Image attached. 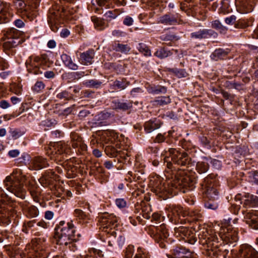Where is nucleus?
<instances>
[{"label": "nucleus", "instance_id": "4", "mask_svg": "<svg viewBox=\"0 0 258 258\" xmlns=\"http://www.w3.org/2000/svg\"><path fill=\"white\" fill-rule=\"evenodd\" d=\"M26 175L23 174L20 169H16L4 180V184L6 189L14 194L16 197L24 199L25 190L23 184L26 181Z\"/></svg>", "mask_w": 258, "mask_h": 258}, {"label": "nucleus", "instance_id": "32", "mask_svg": "<svg viewBox=\"0 0 258 258\" xmlns=\"http://www.w3.org/2000/svg\"><path fill=\"white\" fill-rule=\"evenodd\" d=\"M146 89L149 93L153 95L165 94L167 92L166 87L159 85H149L146 87Z\"/></svg>", "mask_w": 258, "mask_h": 258}, {"label": "nucleus", "instance_id": "8", "mask_svg": "<svg viewBox=\"0 0 258 258\" xmlns=\"http://www.w3.org/2000/svg\"><path fill=\"white\" fill-rule=\"evenodd\" d=\"M231 220L230 218L227 220L224 219L227 227L221 229L220 236L222 240L226 244L234 246L238 239V232L236 229L231 227L230 225Z\"/></svg>", "mask_w": 258, "mask_h": 258}, {"label": "nucleus", "instance_id": "2", "mask_svg": "<svg viewBox=\"0 0 258 258\" xmlns=\"http://www.w3.org/2000/svg\"><path fill=\"white\" fill-rule=\"evenodd\" d=\"M76 229L72 221L66 223L61 221L55 228L54 237L57 244L62 246H69L71 250L75 251L77 249L74 243L77 241L75 238Z\"/></svg>", "mask_w": 258, "mask_h": 258}, {"label": "nucleus", "instance_id": "1", "mask_svg": "<svg viewBox=\"0 0 258 258\" xmlns=\"http://www.w3.org/2000/svg\"><path fill=\"white\" fill-rule=\"evenodd\" d=\"M153 190L160 197H165L168 194H172L174 189L183 188L182 192L194 188V182L187 175H181V172L175 175V178L165 181L160 176H156L151 180Z\"/></svg>", "mask_w": 258, "mask_h": 258}, {"label": "nucleus", "instance_id": "49", "mask_svg": "<svg viewBox=\"0 0 258 258\" xmlns=\"http://www.w3.org/2000/svg\"><path fill=\"white\" fill-rule=\"evenodd\" d=\"M142 213L143 217L147 219L151 218V208L150 205H142Z\"/></svg>", "mask_w": 258, "mask_h": 258}, {"label": "nucleus", "instance_id": "41", "mask_svg": "<svg viewBox=\"0 0 258 258\" xmlns=\"http://www.w3.org/2000/svg\"><path fill=\"white\" fill-rule=\"evenodd\" d=\"M130 82L125 79L121 80H115L113 82L112 87L115 89H119L120 90L125 89L130 85Z\"/></svg>", "mask_w": 258, "mask_h": 258}, {"label": "nucleus", "instance_id": "22", "mask_svg": "<svg viewBox=\"0 0 258 258\" xmlns=\"http://www.w3.org/2000/svg\"><path fill=\"white\" fill-rule=\"evenodd\" d=\"M244 221L252 229L258 230V211L247 213L244 216Z\"/></svg>", "mask_w": 258, "mask_h": 258}, {"label": "nucleus", "instance_id": "33", "mask_svg": "<svg viewBox=\"0 0 258 258\" xmlns=\"http://www.w3.org/2000/svg\"><path fill=\"white\" fill-rule=\"evenodd\" d=\"M209 159L204 157L202 160L197 162L196 165V170L200 174L206 172L209 167Z\"/></svg>", "mask_w": 258, "mask_h": 258}, {"label": "nucleus", "instance_id": "19", "mask_svg": "<svg viewBox=\"0 0 258 258\" xmlns=\"http://www.w3.org/2000/svg\"><path fill=\"white\" fill-rule=\"evenodd\" d=\"M237 258H258V251L250 246H244L239 250Z\"/></svg>", "mask_w": 258, "mask_h": 258}, {"label": "nucleus", "instance_id": "20", "mask_svg": "<svg viewBox=\"0 0 258 258\" xmlns=\"http://www.w3.org/2000/svg\"><path fill=\"white\" fill-rule=\"evenodd\" d=\"M217 33L211 29H203L198 31L193 32L190 34V37L192 39H202L215 36Z\"/></svg>", "mask_w": 258, "mask_h": 258}, {"label": "nucleus", "instance_id": "57", "mask_svg": "<svg viewBox=\"0 0 258 258\" xmlns=\"http://www.w3.org/2000/svg\"><path fill=\"white\" fill-rule=\"evenodd\" d=\"M235 201L237 202V203L233 204L232 205L235 206V210L234 211V213L236 214V213H238L239 210L240 209V205L242 204V202L239 196H236L235 197Z\"/></svg>", "mask_w": 258, "mask_h": 258}, {"label": "nucleus", "instance_id": "58", "mask_svg": "<svg viewBox=\"0 0 258 258\" xmlns=\"http://www.w3.org/2000/svg\"><path fill=\"white\" fill-rule=\"evenodd\" d=\"M151 218H152V221H155L159 223H160L162 221V219L163 218L161 215L157 213L151 214Z\"/></svg>", "mask_w": 258, "mask_h": 258}, {"label": "nucleus", "instance_id": "30", "mask_svg": "<svg viewBox=\"0 0 258 258\" xmlns=\"http://www.w3.org/2000/svg\"><path fill=\"white\" fill-rule=\"evenodd\" d=\"M74 215L77 218L78 222L82 225L87 224L90 220L89 215L86 214L80 209H76L74 211Z\"/></svg>", "mask_w": 258, "mask_h": 258}, {"label": "nucleus", "instance_id": "40", "mask_svg": "<svg viewBox=\"0 0 258 258\" xmlns=\"http://www.w3.org/2000/svg\"><path fill=\"white\" fill-rule=\"evenodd\" d=\"M26 215L28 217L34 218L37 217L39 214V211L37 207L34 206H26L24 208Z\"/></svg>", "mask_w": 258, "mask_h": 258}, {"label": "nucleus", "instance_id": "51", "mask_svg": "<svg viewBox=\"0 0 258 258\" xmlns=\"http://www.w3.org/2000/svg\"><path fill=\"white\" fill-rule=\"evenodd\" d=\"M212 28L219 30L221 33H224L227 30V28L223 26L221 22L218 20H215L212 22Z\"/></svg>", "mask_w": 258, "mask_h": 258}, {"label": "nucleus", "instance_id": "14", "mask_svg": "<svg viewBox=\"0 0 258 258\" xmlns=\"http://www.w3.org/2000/svg\"><path fill=\"white\" fill-rule=\"evenodd\" d=\"M257 0H235V6L237 11L241 14H247L251 12Z\"/></svg>", "mask_w": 258, "mask_h": 258}, {"label": "nucleus", "instance_id": "25", "mask_svg": "<svg viewBox=\"0 0 258 258\" xmlns=\"http://www.w3.org/2000/svg\"><path fill=\"white\" fill-rule=\"evenodd\" d=\"M95 52L93 49H89L80 54V61L84 65L91 64L93 62Z\"/></svg>", "mask_w": 258, "mask_h": 258}, {"label": "nucleus", "instance_id": "27", "mask_svg": "<svg viewBox=\"0 0 258 258\" xmlns=\"http://www.w3.org/2000/svg\"><path fill=\"white\" fill-rule=\"evenodd\" d=\"M55 178L54 172L47 171L39 179L40 184L44 187H47L52 183Z\"/></svg>", "mask_w": 258, "mask_h": 258}, {"label": "nucleus", "instance_id": "10", "mask_svg": "<svg viewBox=\"0 0 258 258\" xmlns=\"http://www.w3.org/2000/svg\"><path fill=\"white\" fill-rule=\"evenodd\" d=\"M201 185L207 199L219 200V191L216 186L215 179L210 176L207 177L204 179Z\"/></svg>", "mask_w": 258, "mask_h": 258}, {"label": "nucleus", "instance_id": "18", "mask_svg": "<svg viewBox=\"0 0 258 258\" xmlns=\"http://www.w3.org/2000/svg\"><path fill=\"white\" fill-rule=\"evenodd\" d=\"M71 143L74 148H78L80 153L87 151V146L83 142L82 138L76 133H72L71 134Z\"/></svg>", "mask_w": 258, "mask_h": 258}, {"label": "nucleus", "instance_id": "54", "mask_svg": "<svg viewBox=\"0 0 258 258\" xmlns=\"http://www.w3.org/2000/svg\"><path fill=\"white\" fill-rule=\"evenodd\" d=\"M56 97L60 99L67 100L72 99V95L67 91H63L57 94Z\"/></svg>", "mask_w": 258, "mask_h": 258}, {"label": "nucleus", "instance_id": "43", "mask_svg": "<svg viewBox=\"0 0 258 258\" xmlns=\"http://www.w3.org/2000/svg\"><path fill=\"white\" fill-rule=\"evenodd\" d=\"M207 199V201L205 203V207L208 209L217 210L219 207V200Z\"/></svg>", "mask_w": 258, "mask_h": 258}, {"label": "nucleus", "instance_id": "44", "mask_svg": "<svg viewBox=\"0 0 258 258\" xmlns=\"http://www.w3.org/2000/svg\"><path fill=\"white\" fill-rule=\"evenodd\" d=\"M172 54L169 50H166L164 47H161L158 49L154 53V55L160 58L167 57Z\"/></svg>", "mask_w": 258, "mask_h": 258}, {"label": "nucleus", "instance_id": "24", "mask_svg": "<svg viewBox=\"0 0 258 258\" xmlns=\"http://www.w3.org/2000/svg\"><path fill=\"white\" fill-rule=\"evenodd\" d=\"M162 124V122L160 119L153 118L144 123V130L147 133H150L159 128Z\"/></svg>", "mask_w": 258, "mask_h": 258}, {"label": "nucleus", "instance_id": "12", "mask_svg": "<svg viewBox=\"0 0 258 258\" xmlns=\"http://www.w3.org/2000/svg\"><path fill=\"white\" fill-rule=\"evenodd\" d=\"M187 214L182 207L175 206L171 209L168 215L170 222L177 225L186 223V219L184 218Z\"/></svg>", "mask_w": 258, "mask_h": 258}, {"label": "nucleus", "instance_id": "34", "mask_svg": "<svg viewBox=\"0 0 258 258\" xmlns=\"http://www.w3.org/2000/svg\"><path fill=\"white\" fill-rule=\"evenodd\" d=\"M170 102L171 98L169 96H159L151 101L152 105L155 107L164 106L169 104Z\"/></svg>", "mask_w": 258, "mask_h": 258}, {"label": "nucleus", "instance_id": "13", "mask_svg": "<svg viewBox=\"0 0 258 258\" xmlns=\"http://www.w3.org/2000/svg\"><path fill=\"white\" fill-rule=\"evenodd\" d=\"M43 62V59L38 56H31L27 60L26 66L27 70L35 75L42 74L40 66Z\"/></svg>", "mask_w": 258, "mask_h": 258}, {"label": "nucleus", "instance_id": "26", "mask_svg": "<svg viewBox=\"0 0 258 258\" xmlns=\"http://www.w3.org/2000/svg\"><path fill=\"white\" fill-rule=\"evenodd\" d=\"M116 233L115 230L111 232L110 235L107 238L108 245L110 246H112L116 242L119 247H122L125 241V238L123 236L119 235L117 238H116Z\"/></svg>", "mask_w": 258, "mask_h": 258}, {"label": "nucleus", "instance_id": "61", "mask_svg": "<svg viewBox=\"0 0 258 258\" xmlns=\"http://www.w3.org/2000/svg\"><path fill=\"white\" fill-rule=\"evenodd\" d=\"M13 23L14 25L18 28H23L25 25L24 21L21 19H17L15 20Z\"/></svg>", "mask_w": 258, "mask_h": 258}, {"label": "nucleus", "instance_id": "15", "mask_svg": "<svg viewBox=\"0 0 258 258\" xmlns=\"http://www.w3.org/2000/svg\"><path fill=\"white\" fill-rule=\"evenodd\" d=\"M13 16L10 4L0 1V24L9 22Z\"/></svg>", "mask_w": 258, "mask_h": 258}, {"label": "nucleus", "instance_id": "46", "mask_svg": "<svg viewBox=\"0 0 258 258\" xmlns=\"http://www.w3.org/2000/svg\"><path fill=\"white\" fill-rule=\"evenodd\" d=\"M83 84L87 87L98 88L101 86L102 82L93 79L87 80L83 82Z\"/></svg>", "mask_w": 258, "mask_h": 258}, {"label": "nucleus", "instance_id": "38", "mask_svg": "<svg viewBox=\"0 0 258 258\" xmlns=\"http://www.w3.org/2000/svg\"><path fill=\"white\" fill-rule=\"evenodd\" d=\"M112 47L113 50L124 54H127L131 49L127 44H123L116 42L113 43Z\"/></svg>", "mask_w": 258, "mask_h": 258}, {"label": "nucleus", "instance_id": "42", "mask_svg": "<svg viewBox=\"0 0 258 258\" xmlns=\"http://www.w3.org/2000/svg\"><path fill=\"white\" fill-rule=\"evenodd\" d=\"M168 71L173 73L178 78H186L188 76V74L185 69H179L177 68L169 69Z\"/></svg>", "mask_w": 258, "mask_h": 258}, {"label": "nucleus", "instance_id": "50", "mask_svg": "<svg viewBox=\"0 0 258 258\" xmlns=\"http://www.w3.org/2000/svg\"><path fill=\"white\" fill-rule=\"evenodd\" d=\"M187 231V227L184 226H179L174 228V235L181 240L185 232Z\"/></svg>", "mask_w": 258, "mask_h": 258}, {"label": "nucleus", "instance_id": "37", "mask_svg": "<svg viewBox=\"0 0 258 258\" xmlns=\"http://www.w3.org/2000/svg\"><path fill=\"white\" fill-rule=\"evenodd\" d=\"M181 240H183L190 244H194L197 240L195 233L188 228H187V231L185 232Z\"/></svg>", "mask_w": 258, "mask_h": 258}, {"label": "nucleus", "instance_id": "3", "mask_svg": "<svg viewBox=\"0 0 258 258\" xmlns=\"http://www.w3.org/2000/svg\"><path fill=\"white\" fill-rule=\"evenodd\" d=\"M75 0H56L55 4L53 5L49 10L47 16L48 24L53 32H56L61 23V19L64 13L68 11L70 14L76 13L77 8H71L70 6H65V2L73 3Z\"/></svg>", "mask_w": 258, "mask_h": 258}, {"label": "nucleus", "instance_id": "7", "mask_svg": "<svg viewBox=\"0 0 258 258\" xmlns=\"http://www.w3.org/2000/svg\"><path fill=\"white\" fill-rule=\"evenodd\" d=\"M97 218L100 229L108 234H111V232L114 230L118 224V219L113 214L103 213L99 214Z\"/></svg>", "mask_w": 258, "mask_h": 258}, {"label": "nucleus", "instance_id": "62", "mask_svg": "<svg viewBox=\"0 0 258 258\" xmlns=\"http://www.w3.org/2000/svg\"><path fill=\"white\" fill-rule=\"evenodd\" d=\"M190 216L193 217L192 220L195 221H199L202 218V214L198 211H194L190 213Z\"/></svg>", "mask_w": 258, "mask_h": 258}, {"label": "nucleus", "instance_id": "36", "mask_svg": "<svg viewBox=\"0 0 258 258\" xmlns=\"http://www.w3.org/2000/svg\"><path fill=\"white\" fill-rule=\"evenodd\" d=\"M61 59L67 67L73 70H77L78 69V65L73 62L70 56L66 53H63L61 55Z\"/></svg>", "mask_w": 258, "mask_h": 258}, {"label": "nucleus", "instance_id": "45", "mask_svg": "<svg viewBox=\"0 0 258 258\" xmlns=\"http://www.w3.org/2000/svg\"><path fill=\"white\" fill-rule=\"evenodd\" d=\"M138 50L146 56H151V50L149 47L144 43H140L137 47Z\"/></svg>", "mask_w": 258, "mask_h": 258}, {"label": "nucleus", "instance_id": "48", "mask_svg": "<svg viewBox=\"0 0 258 258\" xmlns=\"http://www.w3.org/2000/svg\"><path fill=\"white\" fill-rule=\"evenodd\" d=\"M220 13L228 14L232 12V9L230 7L228 0H223L221 2V6L220 8Z\"/></svg>", "mask_w": 258, "mask_h": 258}, {"label": "nucleus", "instance_id": "11", "mask_svg": "<svg viewBox=\"0 0 258 258\" xmlns=\"http://www.w3.org/2000/svg\"><path fill=\"white\" fill-rule=\"evenodd\" d=\"M50 150L51 152L50 158L56 162L64 159V155L68 154L70 152V148L68 145L61 142L54 143Z\"/></svg>", "mask_w": 258, "mask_h": 258}, {"label": "nucleus", "instance_id": "9", "mask_svg": "<svg viewBox=\"0 0 258 258\" xmlns=\"http://www.w3.org/2000/svg\"><path fill=\"white\" fill-rule=\"evenodd\" d=\"M154 229L152 230L153 238L161 248H166L168 245L167 239L169 236L166 225L162 224L159 226H154Z\"/></svg>", "mask_w": 258, "mask_h": 258}, {"label": "nucleus", "instance_id": "52", "mask_svg": "<svg viewBox=\"0 0 258 258\" xmlns=\"http://www.w3.org/2000/svg\"><path fill=\"white\" fill-rule=\"evenodd\" d=\"M97 255L101 256L102 255V251L99 249L91 248L89 249L88 253L85 256L86 258H96Z\"/></svg>", "mask_w": 258, "mask_h": 258}, {"label": "nucleus", "instance_id": "5", "mask_svg": "<svg viewBox=\"0 0 258 258\" xmlns=\"http://www.w3.org/2000/svg\"><path fill=\"white\" fill-rule=\"evenodd\" d=\"M162 155L165 156L164 163H166V167L171 171L177 169L173 164L186 166L190 164L191 158L188 153L175 148H169L168 151H165Z\"/></svg>", "mask_w": 258, "mask_h": 258}, {"label": "nucleus", "instance_id": "23", "mask_svg": "<svg viewBox=\"0 0 258 258\" xmlns=\"http://www.w3.org/2000/svg\"><path fill=\"white\" fill-rule=\"evenodd\" d=\"M3 39L4 41L3 45L4 52L9 55H13L14 54V49L21 43L17 40H10L4 38Z\"/></svg>", "mask_w": 258, "mask_h": 258}, {"label": "nucleus", "instance_id": "47", "mask_svg": "<svg viewBox=\"0 0 258 258\" xmlns=\"http://www.w3.org/2000/svg\"><path fill=\"white\" fill-rule=\"evenodd\" d=\"M244 204L249 207H253L258 204V197L253 195L248 196L245 200Z\"/></svg>", "mask_w": 258, "mask_h": 258}, {"label": "nucleus", "instance_id": "55", "mask_svg": "<svg viewBox=\"0 0 258 258\" xmlns=\"http://www.w3.org/2000/svg\"><path fill=\"white\" fill-rule=\"evenodd\" d=\"M45 87L44 84L41 81L37 82L35 85L32 87L33 91L39 93L44 89Z\"/></svg>", "mask_w": 258, "mask_h": 258}, {"label": "nucleus", "instance_id": "6", "mask_svg": "<svg viewBox=\"0 0 258 258\" xmlns=\"http://www.w3.org/2000/svg\"><path fill=\"white\" fill-rule=\"evenodd\" d=\"M217 238L215 237L209 236L205 239V241L203 242V244H206L207 247L206 254L208 256H219L222 255L226 258V255L227 254L228 250L224 248V246L219 245L217 242Z\"/></svg>", "mask_w": 258, "mask_h": 258}, {"label": "nucleus", "instance_id": "56", "mask_svg": "<svg viewBox=\"0 0 258 258\" xmlns=\"http://www.w3.org/2000/svg\"><path fill=\"white\" fill-rule=\"evenodd\" d=\"M12 138L15 140L22 136L23 133L18 129H11L9 131Z\"/></svg>", "mask_w": 258, "mask_h": 258}, {"label": "nucleus", "instance_id": "28", "mask_svg": "<svg viewBox=\"0 0 258 258\" xmlns=\"http://www.w3.org/2000/svg\"><path fill=\"white\" fill-rule=\"evenodd\" d=\"M158 23L167 25H175L178 23V19L175 15L167 14L160 17Z\"/></svg>", "mask_w": 258, "mask_h": 258}, {"label": "nucleus", "instance_id": "21", "mask_svg": "<svg viewBox=\"0 0 258 258\" xmlns=\"http://www.w3.org/2000/svg\"><path fill=\"white\" fill-rule=\"evenodd\" d=\"M30 168L34 170H39L48 166L46 159L41 156H37L32 159L29 164Z\"/></svg>", "mask_w": 258, "mask_h": 258}, {"label": "nucleus", "instance_id": "39", "mask_svg": "<svg viewBox=\"0 0 258 258\" xmlns=\"http://www.w3.org/2000/svg\"><path fill=\"white\" fill-rule=\"evenodd\" d=\"M105 152L107 156L110 157H115L118 155L122 157L123 153L112 145L106 146L105 148Z\"/></svg>", "mask_w": 258, "mask_h": 258}, {"label": "nucleus", "instance_id": "60", "mask_svg": "<svg viewBox=\"0 0 258 258\" xmlns=\"http://www.w3.org/2000/svg\"><path fill=\"white\" fill-rule=\"evenodd\" d=\"M249 177H250L251 181L258 184V172L256 171H252L250 173Z\"/></svg>", "mask_w": 258, "mask_h": 258}, {"label": "nucleus", "instance_id": "29", "mask_svg": "<svg viewBox=\"0 0 258 258\" xmlns=\"http://www.w3.org/2000/svg\"><path fill=\"white\" fill-rule=\"evenodd\" d=\"M111 107L115 110L126 111L132 107V102L130 101L121 102L119 100H116L112 101Z\"/></svg>", "mask_w": 258, "mask_h": 258}, {"label": "nucleus", "instance_id": "17", "mask_svg": "<svg viewBox=\"0 0 258 258\" xmlns=\"http://www.w3.org/2000/svg\"><path fill=\"white\" fill-rule=\"evenodd\" d=\"M3 37L5 39L10 40H17L19 42H22L21 37L23 35V32L15 28H10L6 30H3Z\"/></svg>", "mask_w": 258, "mask_h": 258}, {"label": "nucleus", "instance_id": "31", "mask_svg": "<svg viewBox=\"0 0 258 258\" xmlns=\"http://www.w3.org/2000/svg\"><path fill=\"white\" fill-rule=\"evenodd\" d=\"M230 53V50L228 49L218 48L216 49L212 54V58L215 60L226 59L228 54Z\"/></svg>", "mask_w": 258, "mask_h": 258}, {"label": "nucleus", "instance_id": "59", "mask_svg": "<svg viewBox=\"0 0 258 258\" xmlns=\"http://www.w3.org/2000/svg\"><path fill=\"white\" fill-rule=\"evenodd\" d=\"M115 204L119 208H124L126 206V202L123 199H117L115 200Z\"/></svg>", "mask_w": 258, "mask_h": 258}, {"label": "nucleus", "instance_id": "16", "mask_svg": "<svg viewBox=\"0 0 258 258\" xmlns=\"http://www.w3.org/2000/svg\"><path fill=\"white\" fill-rule=\"evenodd\" d=\"M14 5L17 13L22 17L32 18L30 6L27 5L22 0H14Z\"/></svg>", "mask_w": 258, "mask_h": 258}, {"label": "nucleus", "instance_id": "63", "mask_svg": "<svg viewBox=\"0 0 258 258\" xmlns=\"http://www.w3.org/2000/svg\"><path fill=\"white\" fill-rule=\"evenodd\" d=\"M133 19L130 16H127L124 19L123 24L127 26H130L133 25Z\"/></svg>", "mask_w": 258, "mask_h": 258}, {"label": "nucleus", "instance_id": "35", "mask_svg": "<svg viewBox=\"0 0 258 258\" xmlns=\"http://www.w3.org/2000/svg\"><path fill=\"white\" fill-rule=\"evenodd\" d=\"M91 21L94 23V27L97 30H103L108 26L107 24L103 19L98 18L95 16L91 17Z\"/></svg>", "mask_w": 258, "mask_h": 258}, {"label": "nucleus", "instance_id": "64", "mask_svg": "<svg viewBox=\"0 0 258 258\" xmlns=\"http://www.w3.org/2000/svg\"><path fill=\"white\" fill-rule=\"evenodd\" d=\"M209 162L216 169H219L221 166V162L217 159H209Z\"/></svg>", "mask_w": 258, "mask_h": 258}, {"label": "nucleus", "instance_id": "53", "mask_svg": "<svg viewBox=\"0 0 258 258\" xmlns=\"http://www.w3.org/2000/svg\"><path fill=\"white\" fill-rule=\"evenodd\" d=\"M134 258H150L147 251L141 247H139Z\"/></svg>", "mask_w": 258, "mask_h": 258}]
</instances>
